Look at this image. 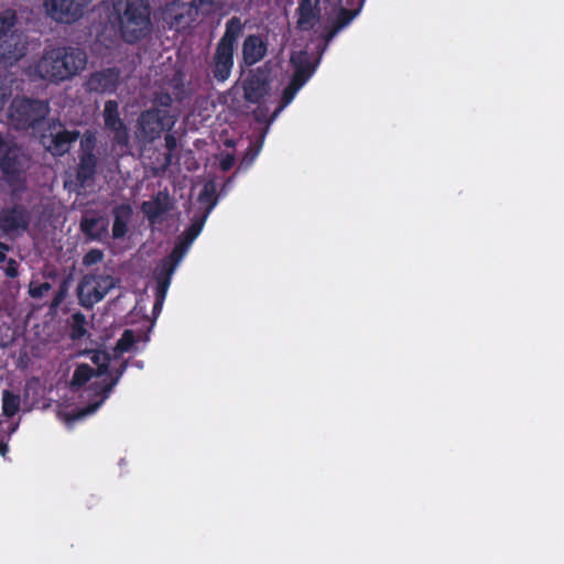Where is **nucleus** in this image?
<instances>
[{
	"mask_svg": "<svg viewBox=\"0 0 564 564\" xmlns=\"http://www.w3.org/2000/svg\"><path fill=\"white\" fill-rule=\"evenodd\" d=\"M90 360L96 366V369L91 368L88 364H79L77 365L73 379L72 386L80 387L88 382L91 378H95V381L91 383V388L95 391L96 395H100V399L87 408L69 413H59L61 420H63L66 424L70 425L73 422L84 419L87 415L93 414L99 405L105 401L108 397L109 392L117 383V380H109L105 375L108 368L109 357L104 351H91Z\"/></svg>",
	"mask_w": 564,
	"mask_h": 564,
	"instance_id": "nucleus-1",
	"label": "nucleus"
},
{
	"mask_svg": "<svg viewBox=\"0 0 564 564\" xmlns=\"http://www.w3.org/2000/svg\"><path fill=\"white\" fill-rule=\"evenodd\" d=\"M86 56L78 50L52 48L43 53L30 74L47 80H64L85 67Z\"/></svg>",
	"mask_w": 564,
	"mask_h": 564,
	"instance_id": "nucleus-2",
	"label": "nucleus"
},
{
	"mask_svg": "<svg viewBox=\"0 0 564 564\" xmlns=\"http://www.w3.org/2000/svg\"><path fill=\"white\" fill-rule=\"evenodd\" d=\"M116 12L120 32L127 42H134L148 32L150 14L143 0H128Z\"/></svg>",
	"mask_w": 564,
	"mask_h": 564,
	"instance_id": "nucleus-3",
	"label": "nucleus"
},
{
	"mask_svg": "<svg viewBox=\"0 0 564 564\" xmlns=\"http://www.w3.org/2000/svg\"><path fill=\"white\" fill-rule=\"evenodd\" d=\"M15 14L11 10L0 13V58L7 64L19 61L26 52V42L13 30Z\"/></svg>",
	"mask_w": 564,
	"mask_h": 564,
	"instance_id": "nucleus-4",
	"label": "nucleus"
},
{
	"mask_svg": "<svg viewBox=\"0 0 564 564\" xmlns=\"http://www.w3.org/2000/svg\"><path fill=\"white\" fill-rule=\"evenodd\" d=\"M242 29V22L237 18L230 19L226 24L225 34L218 43L215 54L214 74L218 80L225 82L230 76L234 66V47Z\"/></svg>",
	"mask_w": 564,
	"mask_h": 564,
	"instance_id": "nucleus-5",
	"label": "nucleus"
},
{
	"mask_svg": "<svg viewBox=\"0 0 564 564\" xmlns=\"http://www.w3.org/2000/svg\"><path fill=\"white\" fill-rule=\"evenodd\" d=\"M117 283L118 281L107 272L86 274L77 289L79 303L85 307H91L115 289Z\"/></svg>",
	"mask_w": 564,
	"mask_h": 564,
	"instance_id": "nucleus-6",
	"label": "nucleus"
},
{
	"mask_svg": "<svg viewBox=\"0 0 564 564\" xmlns=\"http://www.w3.org/2000/svg\"><path fill=\"white\" fill-rule=\"evenodd\" d=\"M46 113L47 106L44 102L26 99H14L9 109L11 122L19 128L32 126L41 118H44Z\"/></svg>",
	"mask_w": 564,
	"mask_h": 564,
	"instance_id": "nucleus-7",
	"label": "nucleus"
},
{
	"mask_svg": "<svg viewBox=\"0 0 564 564\" xmlns=\"http://www.w3.org/2000/svg\"><path fill=\"white\" fill-rule=\"evenodd\" d=\"M91 0H45L47 15L58 22L70 23L80 19Z\"/></svg>",
	"mask_w": 564,
	"mask_h": 564,
	"instance_id": "nucleus-8",
	"label": "nucleus"
},
{
	"mask_svg": "<svg viewBox=\"0 0 564 564\" xmlns=\"http://www.w3.org/2000/svg\"><path fill=\"white\" fill-rule=\"evenodd\" d=\"M291 62L295 67V72L291 84L285 88L283 93L282 106L278 109L279 111L289 105L301 87L312 76L315 66L311 63L306 52L293 53Z\"/></svg>",
	"mask_w": 564,
	"mask_h": 564,
	"instance_id": "nucleus-9",
	"label": "nucleus"
},
{
	"mask_svg": "<svg viewBox=\"0 0 564 564\" xmlns=\"http://www.w3.org/2000/svg\"><path fill=\"white\" fill-rule=\"evenodd\" d=\"M189 247L191 245H187V242L183 240L175 247L170 259L162 264L161 271L158 275V300L155 310L162 306L170 286L171 276Z\"/></svg>",
	"mask_w": 564,
	"mask_h": 564,
	"instance_id": "nucleus-10",
	"label": "nucleus"
},
{
	"mask_svg": "<svg viewBox=\"0 0 564 564\" xmlns=\"http://www.w3.org/2000/svg\"><path fill=\"white\" fill-rule=\"evenodd\" d=\"M200 10L189 2L176 1L167 4L162 12L163 20L172 28L182 30L187 28Z\"/></svg>",
	"mask_w": 564,
	"mask_h": 564,
	"instance_id": "nucleus-11",
	"label": "nucleus"
},
{
	"mask_svg": "<svg viewBox=\"0 0 564 564\" xmlns=\"http://www.w3.org/2000/svg\"><path fill=\"white\" fill-rule=\"evenodd\" d=\"M216 185L214 182H206L198 195V202L200 205V208L204 210V217L200 221L195 223L186 232V237L184 241L187 242V245H192L193 241L198 237L203 229L204 221L210 210L216 205Z\"/></svg>",
	"mask_w": 564,
	"mask_h": 564,
	"instance_id": "nucleus-12",
	"label": "nucleus"
},
{
	"mask_svg": "<svg viewBox=\"0 0 564 564\" xmlns=\"http://www.w3.org/2000/svg\"><path fill=\"white\" fill-rule=\"evenodd\" d=\"M172 124L173 120L167 118L163 111H148L140 117L139 134L143 139H154L164 129L170 128Z\"/></svg>",
	"mask_w": 564,
	"mask_h": 564,
	"instance_id": "nucleus-13",
	"label": "nucleus"
},
{
	"mask_svg": "<svg viewBox=\"0 0 564 564\" xmlns=\"http://www.w3.org/2000/svg\"><path fill=\"white\" fill-rule=\"evenodd\" d=\"M23 158L20 150L8 137L0 133V166L10 175L18 173L23 166Z\"/></svg>",
	"mask_w": 564,
	"mask_h": 564,
	"instance_id": "nucleus-14",
	"label": "nucleus"
},
{
	"mask_svg": "<svg viewBox=\"0 0 564 564\" xmlns=\"http://www.w3.org/2000/svg\"><path fill=\"white\" fill-rule=\"evenodd\" d=\"M75 138L76 134L63 130L61 124H54L51 127L50 134L42 137V143L52 154L62 155Z\"/></svg>",
	"mask_w": 564,
	"mask_h": 564,
	"instance_id": "nucleus-15",
	"label": "nucleus"
},
{
	"mask_svg": "<svg viewBox=\"0 0 564 564\" xmlns=\"http://www.w3.org/2000/svg\"><path fill=\"white\" fill-rule=\"evenodd\" d=\"M245 97L250 102H260L270 93L269 76L265 73L252 74L243 84Z\"/></svg>",
	"mask_w": 564,
	"mask_h": 564,
	"instance_id": "nucleus-16",
	"label": "nucleus"
},
{
	"mask_svg": "<svg viewBox=\"0 0 564 564\" xmlns=\"http://www.w3.org/2000/svg\"><path fill=\"white\" fill-rule=\"evenodd\" d=\"M95 143V137L93 134H86L82 140V147L84 149V153L80 158L78 171H77V181L80 185H84L85 182L91 178L95 173L96 159L91 153L93 147Z\"/></svg>",
	"mask_w": 564,
	"mask_h": 564,
	"instance_id": "nucleus-17",
	"label": "nucleus"
},
{
	"mask_svg": "<svg viewBox=\"0 0 564 564\" xmlns=\"http://www.w3.org/2000/svg\"><path fill=\"white\" fill-rule=\"evenodd\" d=\"M104 119L106 127L113 132L116 141L120 144H126L128 141V134L118 116V106L115 101L106 102Z\"/></svg>",
	"mask_w": 564,
	"mask_h": 564,
	"instance_id": "nucleus-18",
	"label": "nucleus"
},
{
	"mask_svg": "<svg viewBox=\"0 0 564 564\" xmlns=\"http://www.w3.org/2000/svg\"><path fill=\"white\" fill-rule=\"evenodd\" d=\"M28 224L26 216L21 209L4 210L0 215V229L9 235H17Z\"/></svg>",
	"mask_w": 564,
	"mask_h": 564,
	"instance_id": "nucleus-19",
	"label": "nucleus"
},
{
	"mask_svg": "<svg viewBox=\"0 0 564 564\" xmlns=\"http://www.w3.org/2000/svg\"><path fill=\"white\" fill-rule=\"evenodd\" d=\"M171 205L170 196L165 193H159L155 197L142 204V210L150 223L155 224L171 208Z\"/></svg>",
	"mask_w": 564,
	"mask_h": 564,
	"instance_id": "nucleus-20",
	"label": "nucleus"
},
{
	"mask_svg": "<svg viewBox=\"0 0 564 564\" xmlns=\"http://www.w3.org/2000/svg\"><path fill=\"white\" fill-rule=\"evenodd\" d=\"M267 46L264 42L257 35L248 36L242 45L243 61L248 65H253L262 59L265 55Z\"/></svg>",
	"mask_w": 564,
	"mask_h": 564,
	"instance_id": "nucleus-21",
	"label": "nucleus"
},
{
	"mask_svg": "<svg viewBox=\"0 0 564 564\" xmlns=\"http://www.w3.org/2000/svg\"><path fill=\"white\" fill-rule=\"evenodd\" d=\"M319 0H302L299 7L297 24L302 30H310L317 19V6Z\"/></svg>",
	"mask_w": 564,
	"mask_h": 564,
	"instance_id": "nucleus-22",
	"label": "nucleus"
},
{
	"mask_svg": "<svg viewBox=\"0 0 564 564\" xmlns=\"http://www.w3.org/2000/svg\"><path fill=\"white\" fill-rule=\"evenodd\" d=\"M118 73L113 69H108L91 76L88 82V87L96 91H108L115 88L118 82Z\"/></svg>",
	"mask_w": 564,
	"mask_h": 564,
	"instance_id": "nucleus-23",
	"label": "nucleus"
},
{
	"mask_svg": "<svg viewBox=\"0 0 564 564\" xmlns=\"http://www.w3.org/2000/svg\"><path fill=\"white\" fill-rule=\"evenodd\" d=\"M108 220L104 217H86L82 223L83 231L93 239H100L106 235Z\"/></svg>",
	"mask_w": 564,
	"mask_h": 564,
	"instance_id": "nucleus-24",
	"label": "nucleus"
},
{
	"mask_svg": "<svg viewBox=\"0 0 564 564\" xmlns=\"http://www.w3.org/2000/svg\"><path fill=\"white\" fill-rule=\"evenodd\" d=\"M132 210L129 206L122 205L115 212V223L112 227L113 237L120 238L127 232V224L131 217Z\"/></svg>",
	"mask_w": 564,
	"mask_h": 564,
	"instance_id": "nucleus-25",
	"label": "nucleus"
},
{
	"mask_svg": "<svg viewBox=\"0 0 564 564\" xmlns=\"http://www.w3.org/2000/svg\"><path fill=\"white\" fill-rule=\"evenodd\" d=\"M20 410V398L9 390L2 392V414L7 417L15 415Z\"/></svg>",
	"mask_w": 564,
	"mask_h": 564,
	"instance_id": "nucleus-26",
	"label": "nucleus"
},
{
	"mask_svg": "<svg viewBox=\"0 0 564 564\" xmlns=\"http://www.w3.org/2000/svg\"><path fill=\"white\" fill-rule=\"evenodd\" d=\"M227 0H197L198 9L202 14H209L220 9Z\"/></svg>",
	"mask_w": 564,
	"mask_h": 564,
	"instance_id": "nucleus-27",
	"label": "nucleus"
},
{
	"mask_svg": "<svg viewBox=\"0 0 564 564\" xmlns=\"http://www.w3.org/2000/svg\"><path fill=\"white\" fill-rule=\"evenodd\" d=\"M133 343V333L131 330H126L116 345V351L119 354H123L132 347Z\"/></svg>",
	"mask_w": 564,
	"mask_h": 564,
	"instance_id": "nucleus-28",
	"label": "nucleus"
},
{
	"mask_svg": "<svg viewBox=\"0 0 564 564\" xmlns=\"http://www.w3.org/2000/svg\"><path fill=\"white\" fill-rule=\"evenodd\" d=\"M358 11L355 10L352 12H348L346 10H343L338 17V24L336 29L327 36L326 41H329L337 31H339L341 28L346 26L356 15Z\"/></svg>",
	"mask_w": 564,
	"mask_h": 564,
	"instance_id": "nucleus-29",
	"label": "nucleus"
},
{
	"mask_svg": "<svg viewBox=\"0 0 564 564\" xmlns=\"http://www.w3.org/2000/svg\"><path fill=\"white\" fill-rule=\"evenodd\" d=\"M85 319L84 316L80 314H75L73 316V330H72V337L73 338H79L85 334Z\"/></svg>",
	"mask_w": 564,
	"mask_h": 564,
	"instance_id": "nucleus-30",
	"label": "nucleus"
},
{
	"mask_svg": "<svg viewBox=\"0 0 564 564\" xmlns=\"http://www.w3.org/2000/svg\"><path fill=\"white\" fill-rule=\"evenodd\" d=\"M48 290H50V284L48 283L36 284V283L32 282L30 284L29 292H30L31 296H33V297H41Z\"/></svg>",
	"mask_w": 564,
	"mask_h": 564,
	"instance_id": "nucleus-31",
	"label": "nucleus"
},
{
	"mask_svg": "<svg viewBox=\"0 0 564 564\" xmlns=\"http://www.w3.org/2000/svg\"><path fill=\"white\" fill-rule=\"evenodd\" d=\"M101 259L102 253L99 250H91L85 256L84 263L86 265H93L99 262Z\"/></svg>",
	"mask_w": 564,
	"mask_h": 564,
	"instance_id": "nucleus-32",
	"label": "nucleus"
},
{
	"mask_svg": "<svg viewBox=\"0 0 564 564\" xmlns=\"http://www.w3.org/2000/svg\"><path fill=\"white\" fill-rule=\"evenodd\" d=\"M259 151L260 149L250 150L242 159L240 167L248 169L254 162L257 155L259 154Z\"/></svg>",
	"mask_w": 564,
	"mask_h": 564,
	"instance_id": "nucleus-33",
	"label": "nucleus"
},
{
	"mask_svg": "<svg viewBox=\"0 0 564 564\" xmlns=\"http://www.w3.org/2000/svg\"><path fill=\"white\" fill-rule=\"evenodd\" d=\"M9 95H10V89H9L8 85L1 83L0 84V110L3 108Z\"/></svg>",
	"mask_w": 564,
	"mask_h": 564,
	"instance_id": "nucleus-34",
	"label": "nucleus"
},
{
	"mask_svg": "<svg viewBox=\"0 0 564 564\" xmlns=\"http://www.w3.org/2000/svg\"><path fill=\"white\" fill-rule=\"evenodd\" d=\"M235 159L231 154H225L220 160V167L224 171L229 170L234 165Z\"/></svg>",
	"mask_w": 564,
	"mask_h": 564,
	"instance_id": "nucleus-35",
	"label": "nucleus"
},
{
	"mask_svg": "<svg viewBox=\"0 0 564 564\" xmlns=\"http://www.w3.org/2000/svg\"><path fill=\"white\" fill-rule=\"evenodd\" d=\"M6 273L9 276H15L18 274L17 263L14 260H9L6 267Z\"/></svg>",
	"mask_w": 564,
	"mask_h": 564,
	"instance_id": "nucleus-36",
	"label": "nucleus"
},
{
	"mask_svg": "<svg viewBox=\"0 0 564 564\" xmlns=\"http://www.w3.org/2000/svg\"><path fill=\"white\" fill-rule=\"evenodd\" d=\"M7 250L8 248L4 245L0 243V261L4 260Z\"/></svg>",
	"mask_w": 564,
	"mask_h": 564,
	"instance_id": "nucleus-37",
	"label": "nucleus"
},
{
	"mask_svg": "<svg viewBox=\"0 0 564 564\" xmlns=\"http://www.w3.org/2000/svg\"><path fill=\"white\" fill-rule=\"evenodd\" d=\"M8 452V446L4 443H0V455L4 456Z\"/></svg>",
	"mask_w": 564,
	"mask_h": 564,
	"instance_id": "nucleus-38",
	"label": "nucleus"
}]
</instances>
